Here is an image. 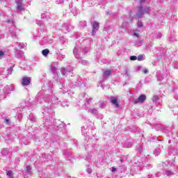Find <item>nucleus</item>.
I'll use <instances>...</instances> for the list:
<instances>
[{
  "mask_svg": "<svg viewBox=\"0 0 178 178\" xmlns=\"http://www.w3.org/2000/svg\"><path fill=\"white\" fill-rule=\"evenodd\" d=\"M145 2V1L140 0V6L138 13L137 15V17H143V15H144V13H147V15H149L151 12V8H149V7H146L145 10H143V5H144Z\"/></svg>",
  "mask_w": 178,
  "mask_h": 178,
  "instance_id": "nucleus-1",
  "label": "nucleus"
},
{
  "mask_svg": "<svg viewBox=\"0 0 178 178\" xmlns=\"http://www.w3.org/2000/svg\"><path fill=\"white\" fill-rule=\"evenodd\" d=\"M92 35H95V34H97V32L99 29V23H98V22L97 21H94L92 23Z\"/></svg>",
  "mask_w": 178,
  "mask_h": 178,
  "instance_id": "nucleus-2",
  "label": "nucleus"
},
{
  "mask_svg": "<svg viewBox=\"0 0 178 178\" xmlns=\"http://www.w3.org/2000/svg\"><path fill=\"white\" fill-rule=\"evenodd\" d=\"M147 99V97L145 95H140L138 98L134 100V104H143L144 101Z\"/></svg>",
  "mask_w": 178,
  "mask_h": 178,
  "instance_id": "nucleus-3",
  "label": "nucleus"
},
{
  "mask_svg": "<svg viewBox=\"0 0 178 178\" xmlns=\"http://www.w3.org/2000/svg\"><path fill=\"white\" fill-rule=\"evenodd\" d=\"M11 91H15V86L13 85L6 86V87H4V93L10 94Z\"/></svg>",
  "mask_w": 178,
  "mask_h": 178,
  "instance_id": "nucleus-4",
  "label": "nucleus"
},
{
  "mask_svg": "<svg viewBox=\"0 0 178 178\" xmlns=\"http://www.w3.org/2000/svg\"><path fill=\"white\" fill-rule=\"evenodd\" d=\"M31 81V78L29 76H24L22 79V86H29Z\"/></svg>",
  "mask_w": 178,
  "mask_h": 178,
  "instance_id": "nucleus-5",
  "label": "nucleus"
},
{
  "mask_svg": "<svg viewBox=\"0 0 178 178\" xmlns=\"http://www.w3.org/2000/svg\"><path fill=\"white\" fill-rule=\"evenodd\" d=\"M111 102L113 105H115V108H119V104L118 103V97H111Z\"/></svg>",
  "mask_w": 178,
  "mask_h": 178,
  "instance_id": "nucleus-6",
  "label": "nucleus"
},
{
  "mask_svg": "<svg viewBox=\"0 0 178 178\" xmlns=\"http://www.w3.org/2000/svg\"><path fill=\"white\" fill-rule=\"evenodd\" d=\"M88 113H92V115H95L97 113V109L94 107H90L88 110Z\"/></svg>",
  "mask_w": 178,
  "mask_h": 178,
  "instance_id": "nucleus-7",
  "label": "nucleus"
},
{
  "mask_svg": "<svg viewBox=\"0 0 178 178\" xmlns=\"http://www.w3.org/2000/svg\"><path fill=\"white\" fill-rule=\"evenodd\" d=\"M111 70H106L103 74V77L104 79H108V77H109V76H111Z\"/></svg>",
  "mask_w": 178,
  "mask_h": 178,
  "instance_id": "nucleus-8",
  "label": "nucleus"
},
{
  "mask_svg": "<svg viewBox=\"0 0 178 178\" xmlns=\"http://www.w3.org/2000/svg\"><path fill=\"white\" fill-rule=\"evenodd\" d=\"M131 145H133V144L131 143V142H129V140H127L124 143V147L125 148H131Z\"/></svg>",
  "mask_w": 178,
  "mask_h": 178,
  "instance_id": "nucleus-9",
  "label": "nucleus"
},
{
  "mask_svg": "<svg viewBox=\"0 0 178 178\" xmlns=\"http://www.w3.org/2000/svg\"><path fill=\"white\" fill-rule=\"evenodd\" d=\"M24 56V53L23 51H17V58L19 59L23 58Z\"/></svg>",
  "mask_w": 178,
  "mask_h": 178,
  "instance_id": "nucleus-10",
  "label": "nucleus"
},
{
  "mask_svg": "<svg viewBox=\"0 0 178 178\" xmlns=\"http://www.w3.org/2000/svg\"><path fill=\"white\" fill-rule=\"evenodd\" d=\"M16 3L18 10H22L23 9V4H22V2L17 1Z\"/></svg>",
  "mask_w": 178,
  "mask_h": 178,
  "instance_id": "nucleus-11",
  "label": "nucleus"
},
{
  "mask_svg": "<svg viewBox=\"0 0 178 178\" xmlns=\"http://www.w3.org/2000/svg\"><path fill=\"white\" fill-rule=\"evenodd\" d=\"M79 49H77V47H74V50H73V53L75 55V58H79Z\"/></svg>",
  "mask_w": 178,
  "mask_h": 178,
  "instance_id": "nucleus-12",
  "label": "nucleus"
},
{
  "mask_svg": "<svg viewBox=\"0 0 178 178\" xmlns=\"http://www.w3.org/2000/svg\"><path fill=\"white\" fill-rule=\"evenodd\" d=\"M42 54L43 56H47L48 54H49V50L48 49H44L42 50Z\"/></svg>",
  "mask_w": 178,
  "mask_h": 178,
  "instance_id": "nucleus-13",
  "label": "nucleus"
},
{
  "mask_svg": "<svg viewBox=\"0 0 178 178\" xmlns=\"http://www.w3.org/2000/svg\"><path fill=\"white\" fill-rule=\"evenodd\" d=\"M6 175L8 178H13V172L10 170H7L6 171Z\"/></svg>",
  "mask_w": 178,
  "mask_h": 178,
  "instance_id": "nucleus-14",
  "label": "nucleus"
},
{
  "mask_svg": "<svg viewBox=\"0 0 178 178\" xmlns=\"http://www.w3.org/2000/svg\"><path fill=\"white\" fill-rule=\"evenodd\" d=\"M134 35L137 38H140V32L138 31H134Z\"/></svg>",
  "mask_w": 178,
  "mask_h": 178,
  "instance_id": "nucleus-15",
  "label": "nucleus"
},
{
  "mask_svg": "<svg viewBox=\"0 0 178 178\" xmlns=\"http://www.w3.org/2000/svg\"><path fill=\"white\" fill-rule=\"evenodd\" d=\"M27 47V44L26 43H20L19 44V47L21 49H23V48H26Z\"/></svg>",
  "mask_w": 178,
  "mask_h": 178,
  "instance_id": "nucleus-16",
  "label": "nucleus"
},
{
  "mask_svg": "<svg viewBox=\"0 0 178 178\" xmlns=\"http://www.w3.org/2000/svg\"><path fill=\"white\" fill-rule=\"evenodd\" d=\"M145 59V56L144 55H139L138 56V60H144Z\"/></svg>",
  "mask_w": 178,
  "mask_h": 178,
  "instance_id": "nucleus-17",
  "label": "nucleus"
},
{
  "mask_svg": "<svg viewBox=\"0 0 178 178\" xmlns=\"http://www.w3.org/2000/svg\"><path fill=\"white\" fill-rule=\"evenodd\" d=\"M26 172L29 175H31V167L29 165L26 166Z\"/></svg>",
  "mask_w": 178,
  "mask_h": 178,
  "instance_id": "nucleus-18",
  "label": "nucleus"
},
{
  "mask_svg": "<svg viewBox=\"0 0 178 178\" xmlns=\"http://www.w3.org/2000/svg\"><path fill=\"white\" fill-rule=\"evenodd\" d=\"M13 72V67H10L9 69H8V74H12V72Z\"/></svg>",
  "mask_w": 178,
  "mask_h": 178,
  "instance_id": "nucleus-19",
  "label": "nucleus"
},
{
  "mask_svg": "<svg viewBox=\"0 0 178 178\" xmlns=\"http://www.w3.org/2000/svg\"><path fill=\"white\" fill-rule=\"evenodd\" d=\"M136 45H138V47H141L143 45V40H139L136 42Z\"/></svg>",
  "mask_w": 178,
  "mask_h": 178,
  "instance_id": "nucleus-20",
  "label": "nucleus"
},
{
  "mask_svg": "<svg viewBox=\"0 0 178 178\" xmlns=\"http://www.w3.org/2000/svg\"><path fill=\"white\" fill-rule=\"evenodd\" d=\"M138 58L136 56H132L130 57V60H137Z\"/></svg>",
  "mask_w": 178,
  "mask_h": 178,
  "instance_id": "nucleus-21",
  "label": "nucleus"
},
{
  "mask_svg": "<svg viewBox=\"0 0 178 178\" xmlns=\"http://www.w3.org/2000/svg\"><path fill=\"white\" fill-rule=\"evenodd\" d=\"M67 72H73V67L69 66L68 68L67 69Z\"/></svg>",
  "mask_w": 178,
  "mask_h": 178,
  "instance_id": "nucleus-22",
  "label": "nucleus"
},
{
  "mask_svg": "<svg viewBox=\"0 0 178 178\" xmlns=\"http://www.w3.org/2000/svg\"><path fill=\"white\" fill-rule=\"evenodd\" d=\"M51 71L53 72V73H56V67L51 66Z\"/></svg>",
  "mask_w": 178,
  "mask_h": 178,
  "instance_id": "nucleus-23",
  "label": "nucleus"
},
{
  "mask_svg": "<svg viewBox=\"0 0 178 178\" xmlns=\"http://www.w3.org/2000/svg\"><path fill=\"white\" fill-rule=\"evenodd\" d=\"M154 155L158 156L159 154V149H155L154 151Z\"/></svg>",
  "mask_w": 178,
  "mask_h": 178,
  "instance_id": "nucleus-24",
  "label": "nucleus"
},
{
  "mask_svg": "<svg viewBox=\"0 0 178 178\" xmlns=\"http://www.w3.org/2000/svg\"><path fill=\"white\" fill-rule=\"evenodd\" d=\"M166 175L167 176H172V175H173V172H172L171 171H166Z\"/></svg>",
  "mask_w": 178,
  "mask_h": 178,
  "instance_id": "nucleus-25",
  "label": "nucleus"
},
{
  "mask_svg": "<svg viewBox=\"0 0 178 178\" xmlns=\"http://www.w3.org/2000/svg\"><path fill=\"white\" fill-rule=\"evenodd\" d=\"M143 26V22L138 21V27H141Z\"/></svg>",
  "mask_w": 178,
  "mask_h": 178,
  "instance_id": "nucleus-26",
  "label": "nucleus"
},
{
  "mask_svg": "<svg viewBox=\"0 0 178 178\" xmlns=\"http://www.w3.org/2000/svg\"><path fill=\"white\" fill-rule=\"evenodd\" d=\"M152 101H153V102H155L156 101H158V96H154L152 98Z\"/></svg>",
  "mask_w": 178,
  "mask_h": 178,
  "instance_id": "nucleus-27",
  "label": "nucleus"
},
{
  "mask_svg": "<svg viewBox=\"0 0 178 178\" xmlns=\"http://www.w3.org/2000/svg\"><path fill=\"white\" fill-rule=\"evenodd\" d=\"M79 63H83V65H86V63H87V61L84 60H80Z\"/></svg>",
  "mask_w": 178,
  "mask_h": 178,
  "instance_id": "nucleus-28",
  "label": "nucleus"
},
{
  "mask_svg": "<svg viewBox=\"0 0 178 178\" xmlns=\"http://www.w3.org/2000/svg\"><path fill=\"white\" fill-rule=\"evenodd\" d=\"M63 30H66V31H65V33H68V31H69V26H65Z\"/></svg>",
  "mask_w": 178,
  "mask_h": 178,
  "instance_id": "nucleus-29",
  "label": "nucleus"
},
{
  "mask_svg": "<svg viewBox=\"0 0 178 178\" xmlns=\"http://www.w3.org/2000/svg\"><path fill=\"white\" fill-rule=\"evenodd\" d=\"M143 72L145 74H147V73H148V70L147 68H145L143 70Z\"/></svg>",
  "mask_w": 178,
  "mask_h": 178,
  "instance_id": "nucleus-30",
  "label": "nucleus"
},
{
  "mask_svg": "<svg viewBox=\"0 0 178 178\" xmlns=\"http://www.w3.org/2000/svg\"><path fill=\"white\" fill-rule=\"evenodd\" d=\"M74 86H81V82L80 81H78L77 82H75Z\"/></svg>",
  "mask_w": 178,
  "mask_h": 178,
  "instance_id": "nucleus-31",
  "label": "nucleus"
},
{
  "mask_svg": "<svg viewBox=\"0 0 178 178\" xmlns=\"http://www.w3.org/2000/svg\"><path fill=\"white\" fill-rule=\"evenodd\" d=\"M62 73H63V75L65 76V74H66V70L65 69L63 70Z\"/></svg>",
  "mask_w": 178,
  "mask_h": 178,
  "instance_id": "nucleus-32",
  "label": "nucleus"
},
{
  "mask_svg": "<svg viewBox=\"0 0 178 178\" xmlns=\"http://www.w3.org/2000/svg\"><path fill=\"white\" fill-rule=\"evenodd\" d=\"M87 172H88L89 175L91 174V173H92L91 169L88 168V169H87Z\"/></svg>",
  "mask_w": 178,
  "mask_h": 178,
  "instance_id": "nucleus-33",
  "label": "nucleus"
},
{
  "mask_svg": "<svg viewBox=\"0 0 178 178\" xmlns=\"http://www.w3.org/2000/svg\"><path fill=\"white\" fill-rule=\"evenodd\" d=\"M3 51H0V58H2V56H3Z\"/></svg>",
  "mask_w": 178,
  "mask_h": 178,
  "instance_id": "nucleus-34",
  "label": "nucleus"
},
{
  "mask_svg": "<svg viewBox=\"0 0 178 178\" xmlns=\"http://www.w3.org/2000/svg\"><path fill=\"white\" fill-rule=\"evenodd\" d=\"M112 172H116V168H114V167H113V168H112Z\"/></svg>",
  "mask_w": 178,
  "mask_h": 178,
  "instance_id": "nucleus-35",
  "label": "nucleus"
},
{
  "mask_svg": "<svg viewBox=\"0 0 178 178\" xmlns=\"http://www.w3.org/2000/svg\"><path fill=\"white\" fill-rule=\"evenodd\" d=\"M8 23H10L12 25H13V21L12 20H8Z\"/></svg>",
  "mask_w": 178,
  "mask_h": 178,
  "instance_id": "nucleus-36",
  "label": "nucleus"
},
{
  "mask_svg": "<svg viewBox=\"0 0 178 178\" xmlns=\"http://www.w3.org/2000/svg\"><path fill=\"white\" fill-rule=\"evenodd\" d=\"M161 37H162V34L159 33V36L157 37V38H161Z\"/></svg>",
  "mask_w": 178,
  "mask_h": 178,
  "instance_id": "nucleus-37",
  "label": "nucleus"
},
{
  "mask_svg": "<svg viewBox=\"0 0 178 178\" xmlns=\"http://www.w3.org/2000/svg\"><path fill=\"white\" fill-rule=\"evenodd\" d=\"M44 16H45V14H42L41 17H42H42L44 18Z\"/></svg>",
  "mask_w": 178,
  "mask_h": 178,
  "instance_id": "nucleus-38",
  "label": "nucleus"
},
{
  "mask_svg": "<svg viewBox=\"0 0 178 178\" xmlns=\"http://www.w3.org/2000/svg\"><path fill=\"white\" fill-rule=\"evenodd\" d=\"M6 123H9V120L6 119Z\"/></svg>",
  "mask_w": 178,
  "mask_h": 178,
  "instance_id": "nucleus-39",
  "label": "nucleus"
},
{
  "mask_svg": "<svg viewBox=\"0 0 178 178\" xmlns=\"http://www.w3.org/2000/svg\"><path fill=\"white\" fill-rule=\"evenodd\" d=\"M17 33H19V29H17Z\"/></svg>",
  "mask_w": 178,
  "mask_h": 178,
  "instance_id": "nucleus-40",
  "label": "nucleus"
}]
</instances>
